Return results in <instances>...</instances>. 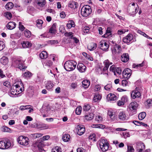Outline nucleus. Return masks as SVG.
<instances>
[{
  "label": "nucleus",
  "instance_id": "f257e3e1",
  "mask_svg": "<svg viewBox=\"0 0 152 152\" xmlns=\"http://www.w3.org/2000/svg\"><path fill=\"white\" fill-rule=\"evenodd\" d=\"M20 85L22 87L20 88V86L19 84L13 85L11 87V88L9 91V94H10L13 95H18L19 93V90L21 92H22L24 90V87L22 83L20 82Z\"/></svg>",
  "mask_w": 152,
  "mask_h": 152
},
{
  "label": "nucleus",
  "instance_id": "f03ea898",
  "mask_svg": "<svg viewBox=\"0 0 152 152\" xmlns=\"http://www.w3.org/2000/svg\"><path fill=\"white\" fill-rule=\"evenodd\" d=\"M77 63L74 61H68L64 64V68L66 70L68 71H72L76 68Z\"/></svg>",
  "mask_w": 152,
  "mask_h": 152
},
{
  "label": "nucleus",
  "instance_id": "7ed1b4c3",
  "mask_svg": "<svg viewBox=\"0 0 152 152\" xmlns=\"http://www.w3.org/2000/svg\"><path fill=\"white\" fill-rule=\"evenodd\" d=\"M23 61L20 60H14L12 61V65L18 68L20 70H24L27 67L25 66Z\"/></svg>",
  "mask_w": 152,
  "mask_h": 152
},
{
  "label": "nucleus",
  "instance_id": "20e7f679",
  "mask_svg": "<svg viewBox=\"0 0 152 152\" xmlns=\"http://www.w3.org/2000/svg\"><path fill=\"white\" fill-rule=\"evenodd\" d=\"M99 143L100 148L103 152H105L108 150L109 144L107 140L101 139Z\"/></svg>",
  "mask_w": 152,
  "mask_h": 152
},
{
  "label": "nucleus",
  "instance_id": "39448f33",
  "mask_svg": "<svg viewBox=\"0 0 152 152\" xmlns=\"http://www.w3.org/2000/svg\"><path fill=\"white\" fill-rule=\"evenodd\" d=\"M91 12V9L89 5L83 6L81 11V15L84 17H87L90 15Z\"/></svg>",
  "mask_w": 152,
  "mask_h": 152
},
{
  "label": "nucleus",
  "instance_id": "423d86ee",
  "mask_svg": "<svg viewBox=\"0 0 152 152\" xmlns=\"http://www.w3.org/2000/svg\"><path fill=\"white\" fill-rule=\"evenodd\" d=\"M18 142L21 145H26L28 144V138L26 137L23 136H19L17 139Z\"/></svg>",
  "mask_w": 152,
  "mask_h": 152
},
{
  "label": "nucleus",
  "instance_id": "0eeeda50",
  "mask_svg": "<svg viewBox=\"0 0 152 152\" xmlns=\"http://www.w3.org/2000/svg\"><path fill=\"white\" fill-rule=\"evenodd\" d=\"M121 50V46L117 44H116L111 48L112 53L114 55H117L120 53Z\"/></svg>",
  "mask_w": 152,
  "mask_h": 152
},
{
  "label": "nucleus",
  "instance_id": "6e6552de",
  "mask_svg": "<svg viewBox=\"0 0 152 152\" xmlns=\"http://www.w3.org/2000/svg\"><path fill=\"white\" fill-rule=\"evenodd\" d=\"M131 70L129 69H125L122 72V75L123 78L124 79H128L131 75Z\"/></svg>",
  "mask_w": 152,
  "mask_h": 152
},
{
  "label": "nucleus",
  "instance_id": "1a4fd4ad",
  "mask_svg": "<svg viewBox=\"0 0 152 152\" xmlns=\"http://www.w3.org/2000/svg\"><path fill=\"white\" fill-rule=\"evenodd\" d=\"M77 133L79 135H81L84 133L85 130L84 126L82 125H78L76 126Z\"/></svg>",
  "mask_w": 152,
  "mask_h": 152
},
{
  "label": "nucleus",
  "instance_id": "9d476101",
  "mask_svg": "<svg viewBox=\"0 0 152 152\" xmlns=\"http://www.w3.org/2000/svg\"><path fill=\"white\" fill-rule=\"evenodd\" d=\"M133 36L131 34H129L125 37L123 38V42L126 44L129 43L133 39Z\"/></svg>",
  "mask_w": 152,
  "mask_h": 152
},
{
  "label": "nucleus",
  "instance_id": "9b49d317",
  "mask_svg": "<svg viewBox=\"0 0 152 152\" xmlns=\"http://www.w3.org/2000/svg\"><path fill=\"white\" fill-rule=\"evenodd\" d=\"M34 147L38 148V149L40 152H42L44 150L43 148L44 145L42 142H37L33 145Z\"/></svg>",
  "mask_w": 152,
  "mask_h": 152
},
{
  "label": "nucleus",
  "instance_id": "f8f14e48",
  "mask_svg": "<svg viewBox=\"0 0 152 152\" xmlns=\"http://www.w3.org/2000/svg\"><path fill=\"white\" fill-rule=\"evenodd\" d=\"M99 47L103 50L107 51L109 48V45L106 42H100Z\"/></svg>",
  "mask_w": 152,
  "mask_h": 152
},
{
  "label": "nucleus",
  "instance_id": "ddd939ff",
  "mask_svg": "<svg viewBox=\"0 0 152 152\" xmlns=\"http://www.w3.org/2000/svg\"><path fill=\"white\" fill-rule=\"evenodd\" d=\"M119 119L121 121L126 120L128 119V116L125 112L122 111L120 112L118 115Z\"/></svg>",
  "mask_w": 152,
  "mask_h": 152
},
{
  "label": "nucleus",
  "instance_id": "4468645a",
  "mask_svg": "<svg viewBox=\"0 0 152 152\" xmlns=\"http://www.w3.org/2000/svg\"><path fill=\"white\" fill-rule=\"evenodd\" d=\"M136 88L135 90H134L132 93L131 96L133 99L139 98L141 96L140 93L137 89Z\"/></svg>",
  "mask_w": 152,
  "mask_h": 152
},
{
  "label": "nucleus",
  "instance_id": "2eb2a0df",
  "mask_svg": "<svg viewBox=\"0 0 152 152\" xmlns=\"http://www.w3.org/2000/svg\"><path fill=\"white\" fill-rule=\"evenodd\" d=\"M137 148L138 152H142L145 148V146L143 143L139 142L137 144Z\"/></svg>",
  "mask_w": 152,
  "mask_h": 152
},
{
  "label": "nucleus",
  "instance_id": "dca6fc26",
  "mask_svg": "<svg viewBox=\"0 0 152 152\" xmlns=\"http://www.w3.org/2000/svg\"><path fill=\"white\" fill-rule=\"evenodd\" d=\"M77 69L80 72H83L86 71V67L82 63H78L77 66Z\"/></svg>",
  "mask_w": 152,
  "mask_h": 152
},
{
  "label": "nucleus",
  "instance_id": "f3484780",
  "mask_svg": "<svg viewBox=\"0 0 152 152\" xmlns=\"http://www.w3.org/2000/svg\"><path fill=\"white\" fill-rule=\"evenodd\" d=\"M53 84L51 81H48L45 84L46 88L49 91H52L53 90Z\"/></svg>",
  "mask_w": 152,
  "mask_h": 152
},
{
  "label": "nucleus",
  "instance_id": "a211bd4d",
  "mask_svg": "<svg viewBox=\"0 0 152 152\" xmlns=\"http://www.w3.org/2000/svg\"><path fill=\"white\" fill-rule=\"evenodd\" d=\"M117 97L114 94L110 93L107 96V99L108 101H114L117 99Z\"/></svg>",
  "mask_w": 152,
  "mask_h": 152
},
{
  "label": "nucleus",
  "instance_id": "6ab92c4d",
  "mask_svg": "<svg viewBox=\"0 0 152 152\" xmlns=\"http://www.w3.org/2000/svg\"><path fill=\"white\" fill-rule=\"evenodd\" d=\"M121 59L124 62H127L129 60V56L128 53H124L121 56Z\"/></svg>",
  "mask_w": 152,
  "mask_h": 152
},
{
  "label": "nucleus",
  "instance_id": "aec40b11",
  "mask_svg": "<svg viewBox=\"0 0 152 152\" xmlns=\"http://www.w3.org/2000/svg\"><path fill=\"white\" fill-rule=\"evenodd\" d=\"M4 149H7L10 148L12 145L10 141L8 139L4 140Z\"/></svg>",
  "mask_w": 152,
  "mask_h": 152
},
{
  "label": "nucleus",
  "instance_id": "412c9836",
  "mask_svg": "<svg viewBox=\"0 0 152 152\" xmlns=\"http://www.w3.org/2000/svg\"><path fill=\"white\" fill-rule=\"evenodd\" d=\"M16 24L13 22H9L7 25V28L10 30H12L14 29L15 27Z\"/></svg>",
  "mask_w": 152,
  "mask_h": 152
},
{
  "label": "nucleus",
  "instance_id": "4be33fe9",
  "mask_svg": "<svg viewBox=\"0 0 152 152\" xmlns=\"http://www.w3.org/2000/svg\"><path fill=\"white\" fill-rule=\"evenodd\" d=\"M138 106V104L135 102H132L130 104V108L132 110H136Z\"/></svg>",
  "mask_w": 152,
  "mask_h": 152
},
{
  "label": "nucleus",
  "instance_id": "5701e85b",
  "mask_svg": "<svg viewBox=\"0 0 152 152\" xmlns=\"http://www.w3.org/2000/svg\"><path fill=\"white\" fill-rule=\"evenodd\" d=\"M97 47L96 43H91L89 44L87 46L88 49L90 50H93L95 49Z\"/></svg>",
  "mask_w": 152,
  "mask_h": 152
},
{
  "label": "nucleus",
  "instance_id": "b1692460",
  "mask_svg": "<svg viewBox=\"0 0 152 152\" xmlns=\"http://www.w3.org/2000/svg\"><path fill=\"white\" fill-rule=\"evenodd\" d=\"M78 6L77 3L75 1H70L69 4V7L74 9L76 8Z\"/></svg>",
  "mask_w": 152,
  "mask_h": 152
},
{
  "label": "nucleus",
  "instance_id": "393cba45",
  "mask_svg": "<svg viewBox=\"0 0 152 152\" xmlns=\"http://www.w3.org/2000/svg\"><path fill=\"white\" fill-rule=\"evenodd\" d=\"M56 23H54L49 30V32L51 33L55 34L56 33Z\"/></svg>",
  "mask_w": 152,
  "mask_h": 152
},
{
  "label": "nucleus",
  "instance_id": "a878e982",
  "mask_svg": "<svg viewBox=\"0 0 152 152\" xmlns=\"http://www.w3.org/2000/svg\"><path fill=\"white\" fill-rule=\"evenodd\" d=\"M36 3L39 6L41 7H44L46 4L45 0H37Z\"/></svg>",
  "mask_w": 152,
  "mask_h": 152
},
{
  "label": "nucleus",
  "instance_id": "bb28decb",
  "mask_svg": "<svg viewBox=\"0 0 152 152\" xmlns=\"http://www.w3.org/2000/svg\"><path fill=\"white\" fill-rule=\"evenodd\" d=\"M83 86L84 88H87L90 85V82L88 80H85L82 82Z\"/></svg>",
  "mask_w": 152,
  "mask_h": 152
},
{
  "label": "nucleus",
  "instance_id": "cd10ccee",
  "mask_svg": "<svg viewBox=\"0 0 152 152\" xmlns=\"http://www.w3.org/2000/svg\"><path fill=\"white\" fill-rule=\"evenodd\" d=\"M102 98L101 96L99 94H95L93 99V101L95 102H97L100 100Z\"/></svg>",
  "mask_w": 152,
  "mask_h": 152
},
{
  "label": "nucleus",
  "instance_id": "c85d7f7f",
  "mask_svg": "<svg viewBox=\"0 0 152 152\" xmlns=\"http://www.w3.org/2000/svg\"><path fill=\"white\" fill-rule=\"evenodd\" d=\"M22 47L23 48H27L30 47L31 46V43L29 42H23L21 43Z\"/></svg>",
  "mask_w": 152,
  "mask_h": 152
},
{
  "label": "nucleus",
  "instance_id": "c756f323",
  "mask_svg": "<svg viewBox=\"0 0 152 152\" xmlns=\"http://www.w3.org/2000/svg\"><path fill=\"white\" fill-rule=\"evenodd\" d=\"M114 113L111 111H109L107 113L108 115L109 116L112 121H113L115 120V115L113 114Z\"/></svg>",
  "mask_w": 152,
  "mask_h": 152
},
{
  "label": "nucleus",
  "instance_id": "7c9ffc66",
  "mask_svg": "<svg viewBox=\"0 0 152 152\" xmlns=\"http://www.w3.org/2000/svg\"><path fill=\"white\" fill-rule=\"evenodd\" d=\"M39 56L41 59H45L48 56V54L46 51H43L40 54Z\"/></svg>",
  "mask_w": 152,
  "mask_h": 152
},
{
  "label": "nucleus",
  "instance_id": "2f4dec72",
  "mask_svg": "<svg viewBox=\"0 0 152 152\" xmlns=\"http://www.w3.org/2000/svg\"><path fill=\"white\" fill-rule=\"evenodd\" d=\"M111 28L108 27L107 28V30L106 31L105 34L103 36L105 38H107L109 36L111 35Z\"/></svg>",
  "mask_w": 152,
  "mask_h": 152
},
{
  "label": "nucleus",
  "instance_id": "473e14b6",
  "mask_svg": "<svg viewBox=\"0 0 152 152\" xmlns=\"http://www.w3.org/2000/svg\"><path fill=\"white\" fill-rule=\"evenodd\" d=\"M91 127L93 128L104 129L105 128V126L103 124H94L92 125Z\"/></svg>",
  "mask_w": 152,
  "mask_h": 152
},
{
  "label": "nucleus",
  "instance_id": "72a5a7b5",
  "mask_svg": "<svg viewBox=\"0 0 152 152\" xmlns=\"http://www.w3.org/2000/svg\"><path fill=\"white\" fill-rule=\"evenodd\" d=\"M1 63L4 65H6L8 63V58L6 57H3L1 59Z\"/></svg>",
  "mask_w": 152,
  "mask_h": 152
},
{
  "label": "nucleus",
  "instance_id": "f704fd0d",
  "mask_svg": "<svg viewBox=\"0 0 152 152\" xmlns=\"http://www.w3.org/2000/svg\"><path fill=\"white\" fill-rule=\"evenodd\" d=\"M37 127L38 129L43 128L44 129H47L48 128V126L45 124H39L37 126Z\"/></svg>",
  "mask_w": 152,
  "mask_h": 152
},
{
  "label": "nucleus",
  "instance_id": "c9c22d12",
  "mask_svg": "<svg viewBox=\"0 0 152 152\" xmlns=\"http://www.w3.org/2000/svg\"><path fill=\"white\" fill-rule=\"evenodd\" d=\"M75 26V23L73 20H70L69 21L66 25L67 27L69 29L71 28L72 27H74Z\"/></svg>",
  "mask_w": 152,
  "mask_h": 152
},
{
  "label": "nucleus",
  "instance_id": "e433bc0d",
  "mask_svg": "<svg viewBox=\"0 0 152 152\" xmlns=\"http://www.w3.org/2000/svg\"><path fill=\"white\" fill-rule=\"evenodd\" d=\"M94 117V115L92 113H90L85 116L86 119L87 120H91Z\"/></svg>",
  "mask_w": 152,
  "mask_h": 152
},
{
  "label": "nucleus",
  "instance_id": "4c0bfd02",
  "mask_svg": "<svg viewBox=\"0 0 152 152\" xmlns=\"http://www.w3.org/2000/svg\"><path fill=\"white\" fill-rule=\"evenodd\" d=\"M104 64H105V67H104L105 69H108L109 66L110 65L112 64V62H110L108 60H105L104 62Z\"/></svg>",
  "mask_w": 152,
  "mask_h": 152
},
{
  "label": "nucleus",
  "instance_id": "58836bf2",
  "mask_svg": "<svg viewBox=\"0 0 152 152\" xmlns=\"http://www.w3.org/2000/svg\"><path fill=\"white\" fill-rule=\"evenodd\" d=\"M14 6L13 3L12 2H9L5 5V8L7 10L11 9Z\"/></svg>",
  "mask_w": 152,
  "mask_h": 152
},
{
  "label": "nucleus",
  "instance_id": "ea45409f",
  "mask_svg": "<svg viewBox=\"0 0 152 152\" xmlns=\"http://www.w3.org/2000/svg\"><path fill=\"white\" fill-rule=\"evenodd\" d=\"M146 116V113L145 112H142L139 114L138 115L139 119L141 120L145 118Z\"/></svg>",
  "mask_w": 152,
  "mask_h": 152
},
{
  "label": "nucleus",
  "instance_id": "a19ab883",
  "mask_svg": "<svg viewBox=\"0 0 152 152\" xmlns=\"http://www.w3.org/2000/svg\"><path fill=\"white\" fill-rule=\"evenodd\" d=\"M104 89L107 91H110L112 90L113 87L111 83H109L105 86L104 87Z\"/></svg>",
  "mask_w": 152,
  "mask_h": 152
},
{
  "label": "nucleus",
  "instance_id": "79ce46f5",
  "mask_svg": "<svg viewBox=\"0 0 152 152\" xmlns=\"http://www.w3.org/2000/svg\"><path fill=\"white\" fill-rule=\"evenodd\" d=\"M37 26V27L41 28L42 27V24L43 23V21L40 19H38L36 21Z\"/></svg>",
  "mask_w": 152,
  "mask_h": 152
},
{
  "label": "nucleus",
  "instance_id": "37998d69",
  "mask_svg": "<svg viewBox=\"0 0 152 152\" xmlns=\"http://www.w3.org/2000/svg\"><path fill=\"white\" fill-rule=\"evenodd\" d=\"M70 136L69 134H65L64 135L62 139L65 142H68L70 139Z\"/></svg>",
  "mask_w": 152,
  "mask_h": 152
},
{
  "label": "nucleus",
  "instance_id": "c03bdc74",
  "mask_svg": "<svg viewBox=\"0 0 152 152\" xmlns=\"http://www.w3.org/2000/svg\"><path fill=\"white\" fill-rule=\"evenodd\" d=\"M4 16L8 19H10L12 17V14L9 12H6L4 14Z\"/></svg>",
  "mask_w": 152,
  "mask_h": 152
},
{
  "label": "nucleus",
  "instance_id": "a18cd8bd",
  "mask_svg": "<svg viewBox=\"0 0 152 152\" xmlns=\"http://www.w3.org/2000/svg\"><path fill=\"white\" fill-rule=\"evenodd\" d=\"M24 34L25 37L27 38H30L31 35V32L27 29L24 31Z\"/></svg>",
  "mask_w": 152,
  "mask_h": 152
},
{
  "label": "nucleus",
  "instance_id": "49530a36",
  "mask_svg": "<svg viewBox=\"0 0 152 152\" xmlns=\"http://www.w3.org/2000/svg\"><path fill=\"white\" fill-rule=\"evenodd\" d=\"M32 74L28 71H27L23 75V76L25 77H30L32 76Z\"/></svg>",
  "mask_w": 152,
  "mask_h": 152
},
{
  "label": "nucleus",
  "instance_id": "de8ad7c7",
  "mask_svg": "<svg viewBox=\"0 0 152 152\" xmlns=\"http://www.w3.org/2000/svg\"><path fill=\"white\" fill-rule=\"evenodd\" d=\"M45 65L48 66L49 67L53 65V62L50 60L48 59L44 63Z\"/></svg>",
  "mask_w": 152,
  "mask_h": 152
},
{
  "label": "nucleus",
  "instance_id": "09e8293b",
  "mask_svg": "<svg viewBox=\"0 0 152 152\" xmlns=\"http://www.w3.org/2000/svg\"><path fill=\"white\" fill-rule=\"evenodd\" d=\"M82 111V107L79 106L77 107L75 110V112L76 114L79 115L80 114Z\"/></svg>",
  "mask_w": 152,
  "mask_h": 152
},
{
  "label": "nucleus",
  "instance_id": "8fccbe9b",
  "mask_svg": "<svg viewBox=\"0 0 152 152\" xmlns=\"http://www.w3.org/2000/svg\"><path fill=\"white\" fill-rule=\"evenodd\" d=\"M127 150L126 152H134V149L132 146L127 145Z\"/></svg>",
  "mask_w": 152,
  "mask_h": 152
},
{
  "label": "nucleus",
  "instance_id": "3c124183",
  "mask_svg": "<svg viewBox=\"0 0 152 152\" xmlns=\"http://www.w3.org/2000/svg\"><path fill=\"white\" fill-rule=\"evenodd\" d=\"M73 33L72 32H66L64 34V35L65 36L69 37L70 38L72 39L73 37Z\"/></svg>",
  "mask_w": 152,
  "mask_h": 152
},
{
  "label": "nucleus",
  "instance_id": "603ef678",
  "mask_svg": "<svg viewBox=\"0 0 152 152\" xmlns=\"http://www.w3.org/2000/svg\"><path fill=\"white\" fill-rule=\"evenodd\" d=\"M91 108V106L90 105L86 104L85 105L83 108V110L85 111H88Z\"/></svg>",
  "mask_w": 152,
  "mask_h": 152
},
{
  "label": "nucleus",
  "instance_id": "864d4df0",
  "mask_svg": "<svg viewBox=\"0 0 152 152\" xmlns=\"http://www.w3.org/2000/svg\"><path fill=\"white\" fill-rule=\"evenodd\" d=\"M52 152H61V148L56 146L52 149Z\"/></svg>",
  "mask_w": 152,
  "mask_h": 152
},
{
  "label": "nucleus",
  "instance_id": "5fc2aeb1",
  "mask_svg": "<svg viewBox=\"0 0 152 152\" xmlns=\"http://www.w3.org/2000/svg\"><path fill=\"white\" fill-rule=\"evenodd\" d=\"M4 43L2 41H0V51L2 50L5 48Z\"/></svg>",
  "mask_w": 152,
  "mask_h": 152
},
{
  "label": "nucleus",
  "instance_id": "6e6d98bb",
  "mask_svg": "<svg viewBox=\"0 0 152 152\" xmlns=\"http://www.w3.org/2000/svg\"><path fill=\"white\" fill-rule=\"evenodd\" d=\"M83 55L85 56L87 59L90 61H92L93 59L92 57H89V56L85 52H83Z\"/></svg>",
  "mask_w": 152,
  "mask_h": 152
},
{
  "label": "nucleus",
  "instance_id": "4d7b16f0",
  "mask_svg": "<svg viewBox=\"0 0 152 152\" xmlns=\"http://www.w3.org/2000/svg\"><path fill=\"white\" fill-rule=\"evenodd\" d=\"M90 28L88 26H85L83 27V30L85 33H87L89 31Z\"/></svg>",
  "mask_w": 152,
  "mask_h": 152
},
{
  "label": "nucleus",
  "instance_id": "13d9d810",
  "mask_svg": "<svg viewBox=\"0 0 152 152\" xmlns=\"http://www.w3.org/2000/svg\"><path fill=\"white\" fill-rule=\"evenodd\" d=\"M128 100V98L127 96H124L122 97L121 100L124 103L127 101Z\"/></svg>",
  "mask_w": 152,
  "mask_h": 152
},
{
  "label": "nucleus",
  "instance_id": "bf43d9fd",
  "mask_svg": "<svg viewBox=\"0 0 152 152\" xmlns=\"http://www.w3.org/2000/svg\"><path fill=\"white\" fill-rule=\"evenodd\" d=\"M77 84L76 83H72L70 85V88L73 89H75L77 87Z\"/></svg>",
  "mask_w": 152,
  "mask_h": 152
},
{
  "label": "nucleus",
  "instance_id": "052dcab7",
  "mask_svg": "<svg viewBox=\"0 0 152 152\" xmlns=\"http://www.w3.org/2000/svg\"><path fill=\"white\" fill-rule=\"evenodd\" d=\"M4 140L0 141V148L4 149Z\"/></svg>",
  "mask_w": 152,
  "mask_h": 152
},
{
  "label": "nucleus",
  "instance_id": "680f3d73",
  "mask_svg": "<svg viewBox=\"0 0 152 152\" xmlns=\"http://www.w3.org/2000/svg\"><path fill=\"white\" fill-rule=\"evenodd\" d=\"M128 82L127 80H124L122 81V85L124 86H126L128 85Z\"/></svg>",
  "mask_w": 152,
  "mask_h": 152
},
{
  "label": "nucleus",
  "instance_id": "e2e57ef3",
  "mask_svg": "<svg viewBox=\"0 0 152 152\" xmlns=\"http://www.w3.org/2000/svg\"><path fill=\"white\" fill-rule=\"evenodd\" d=\"M2 129L3 131L4 132H9L10 130V129L6 126H3Z\"/></svg>",
  "mask_w": 152,
  "mask_h": 152
},
{
  "label": "nucleus",
  "instance_id": "0e129e2a",
  "mask_svg": "<svg viewBox=\"0 0 152 152\" xmlns=\"http://www.w3.org/2000/svg\"><path fill=\"white\" fill-rule=\"evenodd\" d=\"M95 120L96 121L100 122L102 121V118L99 115H98L96 117Z\"/></svg>",
  "mask_w": 152,
  "mask_h": 152
},
{
  "label": "nucleus",
  "instance_id": "69168bd1",
  "mask_svg": "<svg viewBox=\"0 0 152 152\" xmlns=\"http://www.w3.org/2000/svg\"><path fill=\"white\" fill-rule=\"evenodd\" d=\"M115 66L114 65H112L110 66V71H111L114 72L115 75H116L115 71Z\"/></svg>",
  "mask_w": 152,
  "mask_h": 152
},
{
  "label": "nucleus",
  "instance_id": "338daca9",
  "mask_svg": "<svg viewBox=\"0 0 152 152\" xmlns=\"http://www.w3.org/2000/svg\"><path fill=\"white\" fill-rule=\"evenodd\" d=\"M147 105L148 107H150L152 105V100L150 99H148L147 100Z\"/></svg>",
  "mask_w": 152,
  "mask_h": 152
},
{
  "label": "nucleus",
  "instance_id": "774afa93",
  "mask_svg": "<svg viewBox=\"0 0 152 152\" xmlns=\"http://www.w3.org/2000/svg\"><path fill=\"white\" fill-rule=\"evenodd\" d=\"M77 151V152H85V150L82 148H78Z\"/></svg>",
  "mask_w": 152,
  "mask_h": 152
}]
</instances>
